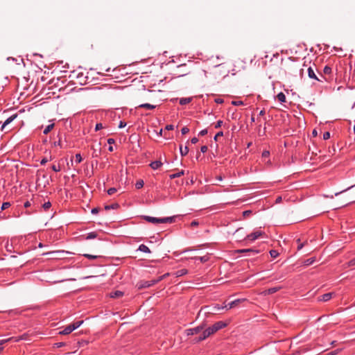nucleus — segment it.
<instances>
[{"instance_id": "obj_34", "label": "nucleus", "mask_w": 355, "mask_h": 355, "mask_svg": "<svg viewBox=\"0 0 355 355\" xmlns=\"http://www.w3.org/2000/svg\"><path fill=\"white\" fill-rule=\"evenodd\" d=\"M198 259H199L201 262H206L209 260V257L208 256H203V257H200L198 258H197Z\"/></svg>"}, {"instance_id": "obj_27", "label": "nucleus", "mask_w": 355, "mask_h": 355, "mask_svg": "<svg viewBox=\"0 0 355 355\" xmlns=\"http://www.w3.org/2000/svg\"><path fill=\"white\" fill-rule=\"evenodd\" d=\"M281 288H282V287H273V288H268V293H270V295L273 294V293L277 292L278 291H279Z\"/></svg>"}, {"instance_id": "obj_50", "label": "nucleus", "mask_w": 355, "mask_h": 355, "mask_svg": "<svg viewBox=\"0 0 355 355\" xmlns=\"http://www.w3.org/2000/svg\"><path fill=\"white\" fill-rule=\"evenodd\" d=\"M348 265H349V266H354L355 265V258L352 259L351 261H349L348 263Z\"/></svg>"}, {"instance_id": "obj_44", "label": "nucleus", "mask_w": 355, "mask_h": 355, "mask_svg": "<svg viewBox=\"0 0 355 355\" xmlns=\"http://www.w3.org/2000/svg\"><path fill=\"white\" fill-rule=\"evenodd\" d=\"M103 128V127L102 123H97V124L96 125V127H95V130H96V131H98V130H99L102 129Z\"/></svg>"}, {"instance_id": "obj_31", "label": "nucleus", "mask_w": 355, "mask_h": 355, "mask_svg": "<svg viewBox=\"0 0 355 355\" xmlns=\"http://www.w3.org/2000/svg\"><path fill=\"white\" fill-rule=\"evenodd\" d=\"M297 242L298 243V246H297V250H301L303 248V246L307 243L306 241L305 242H304V243H300V239H298L297 240Z\"/></svg>"}, {"instance_id": "obj_1", "label": "nucleus", "mask_w": 355, "mask_h": 355, "mask_svg": "<svg viewBox=\"0 0 355 355\" xmlns=\"http://www.w3.org/2000/svg\"><path fill=\"white\" fill-rule=\"evenodd\" d=\"M226 326H227V323H225L224 322H222V321L217 322L214 324H213L211 327H209L207 329H205L202 332V336H199L198 338H194L192 340V342L193 343H199V342L206 339L211 335L214 334L218 330L225 327Z\"/></svg>"}, {"instance_id": "obj_60", "label": "nucleus", "mask_w": 355, "mask_h": 355, "mask_svg": "<svg viewBox=\"0 0 355 355\" xmlns=\"http://www.w3.org/2000/svg\"><path fill=\"white\" fill-rule=\"evenodd\" d=\"M281 201H282V197H281V196H279V197H277V198H276V200H275L276 203H279V202H280Z\"/></svg>"}, {"instance_id": "obj_62", "label": "nucleus", "mask_w": 355, "mask_h": 355, "mask_svg": "<svg viewBox=\"0 0 355 355\" xmlns=\"http://www.w3.org/2000/svg\"><path fill=\"white\" fill-rule=\"evenodd\" d=\"M47 162V159H43L42 161H41V164H44L45 163Z\"/></svg>"}, {"instance_id": "obj_8", "label": "nucleus", "mask_w": 355, "mask_h": 355, "mask_svg": "<svg viewBox=\"0 0 355 355\" xmlns=\"http://www.w3.org/2000/svg\"><path fill=\"white\" fill-rule=\"evenodd\" d=\"M263 232H261V231H256L249 235L247 236V238L250 240V241H254L256 240L257 239H258L259 236H261V235H263Z\"/></svg>"}, {"instance_id": "obj_51", "label": "nucleus", "mask_w": 355, "mask_h": 355, "mask_svg": "<svg viewBox=\"0 0 355 355\" xmlns=\"http://www.w3.org/2000/svg\"><path fill=\"white\" fill-rule=\"evenodd\" d=\"M52 169H53L54 171L57 172V171H59L60 170V166H58V167H57L55 165H53V166H52Z\"/></svg>"}, {"instance_id": "obj_2", "label": "nucleus", "mask_w": 355, "mask_h": 355, "mask_svg": "<svg viewBox=\"0 0 355 355\" xmlns=\"http://www.w3.org/2000/svg\"><path fill=\"white\" fill-rule=\"evenodd\" d=\"M144 218L152 223H173L174 221V217H166L163 218H158L151 216H145Z\"/></svg>"}, {"instance_id": "obj_20", "label": "nucleus", "mask_w": 355, "mask_h": 355, "mask_svg": "<svg viewBox=\"0 0 355 355\" xmlns=\"http://www.w3.org/2000/svg\"><path fill=\"white\" fill-rule=\"evenodd\" d=\"M139 250L140 251H141V252H147V253H150V249L146 245H145L144 244L140 245L139 247Z\"/></svg>"}, {"instance_id": "obj_16", "label": "nucleus", "mask_w": 355, "mask_h": 355, "mask_svg": "<svg viewBox=\"0 0 355 355\" xmlns=\"http://www.w3.org/2000/svg\"><path fill=\"white\" fill-rule=\"evenodd\" d=\"M237 252L239 253L252 252L253 254H257L259 252L258 250H252V249L238 250Z\"/></svg>"}, {"instance_id": "obj_15", "label": "nucleus", "mask_w": 355, "mask_h": 355, "mask_svg": "<svg viewBox=\"0 0 355 355\" xmlns=\"http://www.w3.org/2000/svg\"><path fill=\"white\" fill-rule=\"evenodd\" d=\"M138 107H142V108H146L148 110H153L155 107V105H151L149 103H143V104H140Z\"/></svg>"}, {"instance_id": "obj_3", "label": "nucleus", "mask_w": 355, "mask_h": 355, "mask_svg": "<svg viewBox=\"0 0 355 355\" xmlns=\"http://www.w3.org/2000/svg\"><path fill=\"white\" fill-rule=\"evenodd\" d=\"M162 279H163V277H159L157 279H153L150 281L143 280V281L138 282L137 284V286L138 289H143V288H148V287L158 283L159 282L162 281Z\"/></svg>"}, {"instance_id": "obj_63", "label": "nucleus", "mask_w": 355, "mask_h": 355, "mask_svg": "<svg viewBox=\"0 0 355 355\" xmlns=\"http://www.w3.org/2000/svg\"><path fill=\"white\" fill-rule=\"evenodd\" d=\"M57 345L58 347H62V346H64V343H57Z\"/></svg>"}, {"instance_id": "obj_55", "label": "nucleus", "mask_w": 355, "mask_h": 355, "mask_svg": "<svg viewBox=\"0 0 355 355\" xmlns=\"http://www.w3.org/2000/svg\"><path fill=\"white\" fill-rule=\"evenodd\" d=\"M114 142H115V141H114V139H112V138H109V139H107V143H108L109 144H114Z\"/></svg>"}, {"instance_id": "obj_12", "label": "nucleus", "mask_w": 355, "mask_h": 355, "mask_svg": "<svg viewBox=\"0 0 355 355\" xmlns=\"http://www.w3.org/2000/svg\"><path fill=\"white\" fill-rule=\"evenodd\" d=\"M73 331V329H72L71 324H69L67 327H66L64 328V329L60 331L59 334L61 335H67V334H69L70 333H71Z\"/></svg>"}, {"instance_id": "obj_23", "label": "nucleus", "mask_w": 355, "mask_h": 355, "mask_svg": "<svg viewBox=\"0 0 355 355\" xmlns=\"http://www.w3.org/2000/svg\"><path fill=\"white\" fill-rule=\"evenodd\" d=\"M119 207V205L118 203H114L111 205L105 206V209L110 210L111 209H115Z\"/></svg>"}, {"instance_id": "obj_14", "label": "nucleus", "mask_w": 355, "mask_h": 355, "mask_svg": "<svg viewBox=\"0 0 355 355\" xmlns=\"http://www.w3.org/2000/svg\"><path fill=\"white\" fill-rule=\"evenodd\" d=\"M162 165V163L160 161H155L153 162L150 166L153 169H157Z\"/></svg>"}, {"instance_id": "obj_61", "label": "nucleus", "mask_w": 355, "mask_h": 355, "mask_svg": "<svg viewBox=\"0 0 355 355\" xmlns=\"http://www.w3.org/2000/svg\"><path fill=\"white\" fill-rule=\"evenodd\" d=\"M216 101V103H222L223 102V99H221V98H217V99H216V101Z\"/></svg>"}, {"instance_id": "obj_29", "label": "nucleus", "mask_w": 355, "mask_h": 355, "mask_svg": "<svg viewBox=\"0 0 355 355\" xmlns=\"http://www.w3.org/2000/svg\"><path fill=\"white\" fill-rule=\"evenodd\" d=\"M331 68L329 66H325L323 69V73L326 75H329L331 73Z\"/></svg>"}, {"instance_id": "obj_57", "label": "nucleus", "mask_w": 355, "mask_h": 355, "mask_svg": "<svg viewBox=\"0 0 355 355\" xmlns=\"http://www.w3.org/2000/svg\"><path fill=\"white\" fill-rule=\"evenodd\" d=\"M197 225H198V222L196 221V220H193L191 223V226H192V227H195V226H197Z\"/></svg>"}, {"instance_id": "obj_25", "label": "nucleus", "mask_w": 355, "mask_h": 355, "mask_svg": "<svg viewBox=\"0 0 355 355\" xmlns=\"http://www.w3.org/2000/svg\"><path fill=\"white\" fill-rule=\"evenodd\" d=\"M180 150L182 156L186 155L189 152V148L187 146H185L184 148H182V145L180 146Z\"/></svg>"}, {"instance_id": "obj_21", "label": "nucleus", "mask_w": 355, "mask_h": 355, "mask_svg": "<svg viewBox=\"0 0 355 355\" xmlns=\"http://www.w3.org/2000/svg\"><path fill=\"white\" fill-rule=\"evenodd\" d=\"M184 174V171L183 170H182L181 171L177 173L170 175L169 177L172 180V179H175L176 178H179V177L183 175Z\"/></svg>"}, {"instance_id": "obj_54", "label": "nucleus", "mask_w": 355, "mask_h": 355, "mask_svg": "<svg viewBox=\"0 0 355 355\" xmlns=\"http://www.w3.org/2000/svg\"><path fill=\"white\" fill-rule=\"evenodd\" d=\"M191 141L192 144H196L198 141V139L196 138V137H193V138L191 139Z\"/></svg>"}, {"instance_id": "obj_24", "label": "nucleus", "mask_w": 355, "mask_h": 355, "mask_svg": "<svg viewBox=\"0 0 355 355\" xmlns=\"http://www.w3.org/2000/svg\"><path fill=\"white\" fill-rule=\"evenodd\" d=\"M54 127V123L49 124L47 125L45 129L44 130V134L47 135Z\"/></svg>"}, {"instance_id": "obj_32", "label": "nucleus", "mask_w": 355, "mask_h": 355, "mask_svg": "<svg viewBox=\"0 0 355 355\" xmlns=\"http://www.w3.org/2000/svg\"><path fill=\"white\" fill-rule=\"evenodd\" d=\"M270 254L272 258H276L279 255V252L277 250H272L270 251Z\"/></svg>"}, {"instance_id": "obj_4", "label": "nucleus", "mask_w": 355, "mask_h": 355, "mask_svg": "<svg viewBox=\"0 0 355 355\" xmlns=\"http://www.w3.org/2000/svg\"><path fill=\"white\" fill-rule=\"evenodd\" d=\"M225 309V306H220L218 304H216L215 305L212 310L210 311L209 310V307L208 306H205L202 309H201V310L199 311L198 313V316L200 315V314L202 313V312L204 311H205V314H209V313H215V312H217V311H219L222 309Z\"/></svg>"}, {"instance_id": "obj_56", "label": "nucleus", "mask_w": 355, "mask_h": 355, "mask_svg": "<svg viewBox=\"0 0 355 355\" xmlns=\"http://www.w3.org/2000/svg\"><path fill=\"white\" fill-rule=\"evenodd\" d=\"M99 209L98 208H94L92 209V213L94 214H96L98 212Z\"/></svg>"}, {"instance_id": "obj_11", "label": "nucleus", "mask_w": 355, "mask_h": 355, "mask_svg": "<svg viewBox=\"0 0 355 355\" xmlns=\"http://www.w3.org/2000/svg\"><path fill=\"white\" fill-rule=\"evenodd\" d=\"M332 295L333 293H325L319 297V300L322 302H327L332 297Z\"/></svg>"}, {"instance_id": "obj_33", "label": "nucleus", "mask_w": 355, "mask_h": 355, "mask_svg": "<svg viewBox=\"0 0 355 355\" xmlns=\"http://www.w3.org/2000/svg\"><path fill=\"white\" fill-rule=\"evenodd\" d=\"M82 161V157L80 154H76L75 157V162L76 164L80 163Z\"/></svg>"}, {"instance_id": "obj_58", "label": "nucleus", "mask_w": 355, "mask_h": 355, "mask_svg": "<svg viewBox=\"0 0 355 355\" xmlns=\"http://www.w3.org/2000/svg\"><path fill=\"white\" fill-rule=\"evenodd\" d=\"M250 214H251V211H243V216H249Z\"/></svg>"}, {"instance_id": "obj_13", "label": "nucleus", "mask_w": 355, "mask_h": 355, "mask_svg": "<svg viewBox=\"0 0 355 355\" xmlns=\"http://www.w3.org/2000/svg\"><path fill=\"white\" fill-rule=\"evenodd\" d=\"M123 295V293L120 291H116L114 292H112L110 294V297L112 298H120Z\"/></svg>"}, {"instance_id": "obj_17", "label": "nucleus", "mask_w": 355, "mask_h": 355, "mask_svg": "<svg viewBox=\"0 0 355 355\" xmlns=\"http://www.w3.org/2000/svg\"><path fill=\"white\" fill-rule=\"evenodd\" d=\"M151 92L150 91H146L144 89H143V92L139 96L141 98L148 99L150 98Z\"/></svg>"}, {"instance_id": "obj_43", "label": "nucleus", "mask_w": 355, "mask_h": 355, "mask_svg": "<svg viewBox=\"0 0 355 355\" xmlns=\"http://www.w3.org/2000/svg\"><path fill=\"white\" fill-rule=\"evenodd\" d=\"M330 138V133L329 132H325L324 134H323V139L324 140H327L328 139Z\"/></svg>"}, {"instance_id": "obj_18", "label": "nucleus", "mask_w": 355, "mask_h": 355, "mask_svg": "<svg viewBox=\"0 0 355 355\" xmlns=\"http://www.w3.org/2000/svg\"><path fill=\"white\" fill-rule=\"evenodd\" d=\"M84 322L83 320H80V321H77V322H75L72 324H71V326L72 327V329L75 330L77 328H78L80 325H82V324Z\"/></svg>"}, {"instance_id": "obj_36", "label": "nucleus", "mask_w": 355, "mask_h": 355, "mask_svg": "<svg viewBox=\"0 0 355 355\" xmlns=\"http://www.w3.org/2000/svg\"><path fill=\"white\" fill-rule=\"evenodd\" d=\"M51 207V202H45V203L43 205V208H44L45 210L49 209Z\"/></svg>"}, {"instance_id": "obj_45", "label": "nucleus", "mask_w": 355, "mask_h": 355, "mask_svg": "<svg viewBox=\"0 0 355 355\" xmlns=\"http://www.w3.org/2000/svg\"><path fill=\"white\" fill-rule=\"evenodd\" d=\"M223 124V121H218L215 125V128H219L220 127H221Z\"/></svg>"}, {"instance_id": "obj_48", "label": "nucleus", "mask_w": 355, "mask_h": 355, "mask_svg": "<svg viewBox=\"0 0 355 355\" xmlns=\"http://www.w3.org/2000/svg\"><path fill=\"white\" fill-rule=\"evenodd\" d=\"M269 155H270V153H269V151H268V150H265V151H263V153H262V156H263V157H268L269 156Z\"/></svg>"}, {"instance_id": "obj_46", "label": "nucleus", "mask_w": 355, "mask_h": 355, "mask_svg": "<svg viewBox=\"0 0 355 355\" xmlns=\"http://www.w3.org/2000/svg\"><path fill=\"white\" fill-rule=\"evenodd\" d=\"M207 134V129H204V130H201L199 132V135H200V136H204V135H205Z\"/></svg>"}, {"instance_id": "obj_5", "label": "nucleus", "mask_w": 355, "mask_h": 355, "mask_svg": "<svg viewBox=\"0 0 355 355\" xmlns=\"http://www.w3.org/2000/svg\"><path fill=\"white\" fill-rule=\"evenodd\" d=\"M205 328V324H201L200 326H198L195 328L192 329H188L185 330V334L187 336H193L194 334H197L200 333L201 331H202Z\"/></svg>"}, {"instance_id": "obj_53", "label": "nucleus", "mask_w": 355, "mask_h": 355, "mask_svg": "<svg viewBox=\"0 0 355 355\" xmlns=\"http://www.w3.org/2000/svg\"><path fill=\"white\" fill-rule=\"evenodd\" d=\"M125 125H126V123L125 122L121 121L119 125V128H124Z\"/></svg>"}, {"instance_id": "obj_10", "label": "nucleus", "mask_w": 355, "mask_h": 355, "mask_svg": "<svg viewBox=\"0 0 355 355\" xmlns=\"http://www.w3.org/2000/svg\"><path fill=\"white\" fill-rule=\"evenodd\" d=\"M17 114H12L11 116L8 118L3 124L2 125L1 130H4L6 125H8L10 122H12L15 118H17Z\"/></svg>"}, {"instance_id": "obj_38", "label": "nucleus", "mask_w": 355, "mask_h": 355, "mask_svg": "<svg viewBox=\"0 0 355 355\" xmlns=\"http://www.w3.org/2000/svg\"><path fill=\"white\" fill-rule=\"evenodd\" d=\"M83 255L85 257H87L88 259H96L98 257V256H96V255H91V254H84Z\"/></svg>"}, {"instance_id": "obj_35", "label": "nucleus", "mask_w": 355, "mask_h": 355, "mask_svg": "<svg viewBox=\"0 0 355 355\" xmlns=\"http://www.w3.org/2000/svg\"><path fill=\"white\" fill-rule=\"evenodd\" d=\"M96 237V234L95 232H91V233L88 234L87 239H94Z\"/></svg>"}, {"instance_id": "obj_30", "label": "nucleus", "mask_w": 355, "mask_h": 355, "mask_svg": "<svg viewBox=\"0 0 355 355\" xmlns=\"http://www.w3.org/2000/svg\"><path fill=\"white\" fill-rule=\"evenodd\" d=\"M144 184V181L142 180H139L136 182L135 187L137 189H141V187H143Z\"/></svg>"}, {"instance_id": "obj_22", "label": "nucleus", "mask_w": 355, "mask_h": 355, "mask_svg": "<svg viewBox=\"0 0 355 355\" xmlns=\"http://www.w3.org/2000/svg\"><path fill=\"white\" fill-rule=\"evenodd\" d=\"M187 273V269H181L175 272L176 277H181Z\"/></svg>"}, {"instance_id": "obj_40", "label": "nucleus", "mask_w": 355, "mask_h": 355, "mask_svg": "<svg viewBox=\"0 0 355 355\" xmlns=\"http://www.w3.org/2000/svg\"><path fill=\"white\" fill-rule=\"evenodd\" d=\"M223 132H218L214 137V140L217 141L218 137H223Z\"/></svg>"}, {"instance_id": "obj_64", "label": "nucleus", "mask_w": 355, "mask_h": 355, "mask_svg": "<svg viewBox=\"0 0 355 355\" xmlns=\"http://www.w3.org/2000/svg\"><path fill=\"white\" fill-rule=\"evenodd\" d=\"M264 114H265V110H261V111H260V112H259V115H260V116H262V115H263Z\"/></svg>"}, {"instance_id": "obj_59", "label": "nucleus", "mask_w": 355, "mask_h": 355, "mask_svg": "<svg viewBox=\"0 0 355 355\" xmlns=\"http://www.w3.org/2000/svg\"><path fill=\"white\" fill-rule=\"evenodd\" d=\"M268 289L263 291L261 293V294H262V295H270V293H268Z\"/></svg>"}, {"instance_id": "obj_7", "label": "nucleus", "mask_w": 355, "mask_h": 355, "mask_svg": "<svg viewBox=\"0 0 355 355\" xmlns=\"http://www.w3.org/2000/svg\"><path fill=\"white\" fill-rule=\"evenodd\" d=\"M32 202H33L32 200L31 201L27 200L25 202H24V208L32 207L31 210H28L26 211V213L28 214H31V213L35 211V205H33Z\"/></svg>"}, {"instance_id": "obj_9", "label": "nucleus", "mask_w": 355, "mask_h": 355, "mask_svg": "<svg viewBox=\"0 0 355 355\" xmlns=\"http://www.w3.org/2000/svg\"><path fill=\"white\" fill-rule=\"evenodd\" d=\"M308 76L310 78H313V79H315V80H317L318 81H322V80H320V78H318L317 77V76L315 75V72H314V70L313 69V68L311 67H309L308 68Z\"/></svg>"}, {"instance_id": "obj_26", "label": "nucleus", "mask_w": 355, "mask_h": 355, "mask_svg": "<svg viewBox=\"0 0 355 355\" xmlns=\"http://www.w3.org/2000/svg\"><path fill=\"white\" fill-rule=\"evenodd\" d=\"M314 261H315V258H310L304 261V265L308 266L311 265Z\"/></svg>"}, {"instance_id": "obj_42", "label": "nucleus", "mask_w": 355, "mask_h": 355, "mask_svg": "<svg viewBox=\"0 0 355 355\" xmlns=\"http://www.w3.org/2000/svg\"><path fill=\"white\" fill-rule=\"evenodd\" d=\"M189 131V129L187 127H184L181 130V132L182 135H185V134L188 133Z\"/></svg>"}, {"instance_id": "obj_37", "label": "nucleus", "mask_w": 355, "mask_h": 355, "mask_svg": "<svg viewBox=\"0 0 355 355\" xmlns=\"http://www.w3.org/2000/svg\"><path fill=\"white\" fill-rule=\"evenodd\" d=\"M116 188H114V187L110 188V189H109L107 190V193H108L109 195H112V194H114V193H116Z\"/></svg>"}, {"instance_id": "obj_41", "label": "nucleus", "mask_w": 355, "mask_h": 355, "mask_svg": "<svg viewBox=\"0 0 355 355\" xmlns=\"http://www.w3.org/2000/svg\"><path fill=\"white\" fill-rule=\"evenodd\" d=\"M232 104L234 105H236V106L241 105H243V102L241 101H234L232 102Z\"/></svg>"}, {"instance_id": "obj_49", "label": "nucleus", "mask_w": 355, "mask_h": 355, "mask_svg": "<svg viewBox=\"0 0 355 355\" xmlns=\"http://www.w3.org/2000/svg\"><path fill=\"white\" fill-rule=\"evenodd\" d=\"M338 352H339V349H336L335 351L328 353L327 355H336Z\"/></svg>"}, {"instance_id": "obj_6", "label": "nucleus", "mask_w": 355, "mask_h": 355, "mask_svg": "<svg viewBox=\"0 0 355 355\" xmlns=\"http://www.w3.org/2000/svg\"><path fill=\"white\" fill-rule=\"evenodd\" d=\"M245 300H246L245 299H237L236 300L231 302L228 304L225 305V308L227 310L232 309L234 307L239 306L241 303L245 302Z\"/></svg>"}, {"instance_id": "obj_52", "label": "nucleus", "mask_w": 355, "mask_h": 355, "mask_svg": "<svg viewBox=\"0 0 355 355\" xmlns=\"http://www.w3.org/2000/svg\"><path fill=\"white\" fill-rule=\"evenodd\" d=\"M165 128L167 130H173L174 127L173 125H167Z\"/></svg>"}, {"instance_id": "obj_19", "label": "nucleus", "mask_w": 355, "mask_h": 355, "mask_svg": "<svg viewBox=\"0 0 355 355\" xmlns=\"http://www.w3.org/2000/svg\"><path fill=\"white\" fill-rule=\"evenodd\" d=\"M277 98L281 103L286 102V96L283 92L279 93L277 96Z\"/></svg>"}, {"instance_id": "obj_28", "label": "nucleus", "mask_w": 355, "mask_h": 355, "mask_svg": "<svg viewBox=\"0 0 355 355\" xmlns=\"http://www.w3.org/2000/svg\"><path fill=\"white\" fill-rule=\"evenodd\" d=\"M190 101L191 98H182L180 100V103L183 105L190 103Z\"/></svg>"}, {"instance_id": "obj_39", "label": "nucleus", "mask_w": 355, "mask_h": 355, "mask_svg": "<svg viewBox=\"0 0 355 355\" xmlns=\"http://www.w3.org/2000/svg\"><path fill=\"white\" fill-rule=\"evenodd\" d=\"M10 206V202H4V203H3V205L1 206V209L4 210V209L8 208Z\"/></svg>"}, {"instance_id": "obj_47", "label": "nucleus", "mask_w": 355, "mask_h": 355, "mask_svg": "<svg viewBox=\"0 0 355 355\" xmlns=\"http://www.w3.org/2000/svg\"><path fill=\"white\" fill-rule=\"evenodd\" d=\"M207 150H208V148L207 146H202L200 148L201 152L203 153H206L207 151Z\"/></svg>"}]
</instances>
